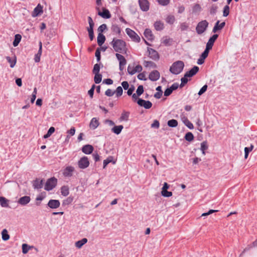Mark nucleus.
<instances>
[{
	"label": "nucleus",
	"mask_w": 257,
	"mask_h": 257,
	"mask_svg": "<svg viewBox=\"0 0 257 257\" xmlns=\"http://www.w3.org/2000/svg\"><path fill=\"white\" fill-rule=\"evenodd\" d=\"M95 55L96 57L97 62H99L100 60V52L99 48H97L96 49Z\"/></svg>",
	"instance_id": "57"
},
{
	"label": "nucleus",
	"mask_w": 257,
	"mask_h": 257,
	"mask_svg": "<svg viewBox=\"0 0 257 257\" xmlns=\"http://www.w3.org/2000/svg\"><path fill=\"white\" fill-rule=\"evenodd\" d=\"M74 168L72 166L66 167L63 171V174L65 177H71L74 171Z\"/></svg>",
	"instance_id": "12"
},
{
	"label": "nucleus",
	"mask_w": 257,
	"mask_h": 257,
	"mask_svg": "<svg viewBox=\"0 0 257 257\" xmlns=\"http://www.w3.org/2000/svg\"><path fill=\"white\" fill-rule=\"evenodd\" d=\"M142 70V67L138 65L135 67V70H131V73H135L136 72H140Z\"/></svg>",
	"instance_id": "53"
},
{
	"label": "nucleus",
	"mask_w": 257,
	"mask_h": 257,
	"mask_svg": "<svg viewBox=\"0 0 257 257\" xmlns=\"http://www.w3.org/2000/svg\"><path fill=\"white\" fill-rule=\"evenodd\" d=\"M57 179L55 177L49 179L45 185L44 189L47 191L52 190L56 186Z\"/></svg>",
	"instance_id": "4"
},
{
	"label": "nucleus",
	"mask_w": 257,
	"mask_h": 257,
	"mask_svg": "<svg viewBox=\"0 0 257 257\" xmlns=\"http://www.w3.org/2000/svg\"><path fill=\"white\" fill-rule=\"evenodd\" d=\"M179 87V84L177 83H173L171 87L166 89L164 92V95L166 96H169L173 90H176Z\"/></svg>",
	"instance_id": "9"
},
{
	"label": "nucleus",
	"mask_w": 257,
	"mask_h": 257,
	"mask_svg": "<svg viewBox=\"0 0 257 257\" xmlns=\"http://www.w3.org/2000/svg\"><path fill=\"white\" fill-rule=\"evenodd\" d=\"M100 71V65L99 64H95L94 65L93 69L92 70L93 73H99Z\"/></svg>",
	"instance_id": "50"
},
{
	"label": "nucleus",
	"mask_w": 257,
	"mask_h": 257,
	"mask_svg": "<svg viewBox=\"0 0 257 257\" xmlns=\"http://www.w3.org/2000/svg\"><path fill=\"white\" fill-rule=\"evenodd\" d=\"M107 30V26L105 24L101 25L97 29L98 33L102 34L104 31Z\"/></svg>",
	"instance_id": "46"
},
{
	"label": "nucleus",
	"mask_w": 257,
	"mask_h": 257,
	"mask_svg": "<svg viewBox=\"0 0 257 257\" xmlns=\"http://www.w3.org/2000/svg\"><path fill=\"white\" fill-rule=\"evenodd\" d=\"M43 13L42 10V7L40 6V4H39L35 9L34 10L33 16H37L38 15H40L41 13Z\"/></svg>",
	"instance_id": "32"
},
{
	"label": "nucleus",
	"mask_w": 257,
	"mask_h": 257,
	"mask_svg": "<svg viewBox=\"0 0 257 257\" xmlns=\"http://www.w3.org/2000/svg\"><path fill=\"white\" fill-rule=\"evenodd\" d=\"M116 92V95L117 97H119L121 96L122 94L123 90L121 86H118L116 88V91H115Z\"/></svg>",
	"instance_id": "49"
},
{
	"label": "nucleus",
	"mask_w": 257,
	"mask_h": 257,
	"mask_svg": "<svg viewBox=\"0 0 257 257\" xmlns=\"http://www.w3.org/2000/svg\"><path fill=\"white\" fill-rule=\"evenodd\" d=\"M187 77H189L185 76V75L184 77L181 78V84L180 85L181 87H183L185 84L187 83V82L188 81Z\"/></svg>",
	"instance_id": "58"
},
{
	"label": "nucleus",
	"mask_w": 257,
	"mask_h": 257,
	"mask_svg": "<svg viewBox=\"0 0 257 257\" xmlns=\"http://www.w3.org/2000/svg\"><path fill=\"white\" fill-rule=\"evenodd\" d=\"M144 34L145 37L148 40L152 41L154 38V37L152 34L151 30L149 29H146L144 32Z\"/></svg>",
	"instance_id": "24"
},
{
	"label": "nucleus",
	"mask_w": 257,
	"mask_h": 257,
	"mask_svg": "<svg viewBox=\"0 0 257 257\" xmlns=\"http://www.w3.org/2000/svg\"><path fill=\"white\" fill-rule=\"evenodd\" d=\"M229 14V7L228 5L225 6L223 9V16L227 17Z\"/></svg>",
	"instance_id": "52"
},
{
	"label": "nucleus",
	"mask_w": 257,
	"mask_h": 257,
	"mask_svg": "<svg viewBox=\"0 0 257 257\" xmlns=\"http://www.w3.org/2000/svg\"><path fill=\"white\" fill-rule=\"evenodd\" d=\"M112 161V157H109L107 158L106 160L103 161V168H105L106 166L111 162Z\"/></svg>",
	"instance_id": "54"
},
{
	"label": "nucleus",
	"mask_w": 257,
	"mask_h": 257,
	"mask_svg": "<svg viewBox=\"0 0 257 257\" xmlns=\"http://www.w3.org/2000/svg\"><path fill=\"white\" fill-rule=\"evenodd\" d=\"M47 205L51 209H56L60 206V203L58 200L51 199L49 201Z\"/></svg>",
	"instance_id": "10"
},
{
	"label": "nucleus",
	"mask_w": 257,
	"mask_h": 257,
	"mask_svg": "<svg viewBox=\"0 0 257 257\" xmlns=\"http://www.w3.org/2000/svg\"><path fill=\"white\" fill-rule=\"evenodd\" d=\"M70 136H73L75 133V128L74 127L71 128L70 130H68L67 132Z\"/></svg>",
	"instance_id": "64"
},
{
	"label": "nucleus",
	"mask_w": 257,
	"mask_h": 257,
	"mask_svg": "<svg viewBox=\"0 0 257 257\" xmlns=\"http://www.w3.org/2000/svg\"><path fill=\"white\" fill-rule=\"evenodd\" d=\"M256 245L255 241L252 242V245H248L244 249L242 252L240 254V256L242 255L245 251L249 250L252 246H255Z\"/></svg>",
	"instance_id": "55"
},
{
	"label": "nucleus",
	"mask_w": 257,
	"mask_h": 257,
	"mask_svg": "<svg viewBox=\"0 0 257 257\" xmlns=\"http://www.w3.org/2000/svg\"><path fill=\"white\" fill-rule=\"evenodd\" d=\"M95 74L94 77V81L96 84L99 83L102 80V75L99 73H94Z\"/></svg>",
	"instance_id": "39"
},
{
	"label": "nucleus",
	"mask_w": 257,
	"mask_h": 257,
	"mask_svg": "<svg viewBox=\"0 0 257 257\" xmlns=\"http://www.w3.org/2000/svg\"><path fill=\"white\" fill-rule=\"evenodd\" d=\"M199 71V67L198 66H194L190 71L185 73V76L192 77L195 75Z\"/></svg>",
	"instance_id": "21"
},
{
	"label": "nucleus",
	"mask_w": 257,
	"mask_h": 257,
	"mask_svg": "<svg viewBox=\"0 0 257 257\" xmlns=\"http://www.w3.org/2000/svg\"><path fill=\"white\" fill-rule=\"evenodd\" d=\"M2 239L4 241H7L10 239V235L8 234V231L6 229H4L2 231Z\"/></svg>",
	"instance_id": "34"
},
{
	"label": "nucleus",
	"mask_w": 257,
	"mask_h": 257,
	"mask_svg": "<svg viewBox=\"0 0 257 257\" xmlns=\"http://www.w3.org/2000/svg\"><path fill=\"white\" fill-rule=\"evenodd\" d=\"M253 149V146L251 145L250 147H245L244 148V158L247 159L248 156V154Z\"/></svg>",
	"instance_id": "40"
},
{
	"label": "nucleus",
	"mask_w": 257,
	"mask_h": 257,
	"mask_svg": "<svg viewBox=\"0 0 257 257\" xmlns=\"http://www.w3.org/2000/svg\"><path fill=\"white\" fill-rule=\"evenodd\" d=\"M182 120L184 124L190 129H193L194 128L193 124L189 120L187 117L183 116L182 117Z\"/></svg>",
	"instance_id": "26"
},
{
	"label": "nucleus",
	"mask_w": 257,
	"mask_h": 257,
	"mask_svg": "<svg viewBox=\"0 0 257 257\" xmlns=\"http://www.w3.org/2000/svg\"><path fill=\"white\" fill-rule=\"evenodd\" d=\"M148 51L149 52V55L151 58L154 60L158 59L159 58L158 52L152 48H148Z\"/></svg>",
	"instance_id": "15"
},
{
	"label": "nucleus",
	"mask_w": 257,
	"mask_h": 257,
	"mask_svg": "<svg viewBox=\"0 0 257 257\" xmlns=\"http://www.w3.org/2000/svg\"><path fill=\"white\" fill-rule=\"evenodd\" d=\"M55 128L53 126L50 127L47 134L44 136V138L46 139L50 137L51 135L55 132Z\"/></svg>",
	"instance_id": "43"
},
{
	"label": "nucleus",
	"mask_w": 257,
	"mask_h": 257,
	"mask_svg": "<svg viewBox=\"0 0 257 257\" xmlns=\"http://www.w3.org/2000/svg\"><path fill=\"white\" fill-rule=\"evenodd\" d=\"M207 89V85H204L199 90L198 92L199 95H201L202 94H203Z\"/></svg>",
	"instance_id": "60"
},
{
	"label": "nucleus",
	"mask_w": 257,
	"mask_h": 257,
	"mask_svg": "<svg viewBox=\"0 0 257 257\" xmlns=\"http://www.w3.org/2000/svg\"><path fill=\"white\" fill-rule=\"evenodd\" d=\"M160 126V122L157 120H155L153 123L151 124L152 128H158Z\"/></svg>",
	"instance_id": "59"
},
{
	"label": "nucleus",
	"mask_w": 257,
	"mask_h": 257,
	"mask_svg": "<svg viewBox=\"0 0 257 257\" xmlns=\"http://www.w3.org/2000/svg\"><path fill=\"white\" fill-rule=\"evenodd\" d=\"M115 93V91H112L110 89H108L105 92V94L107 96H111Z\"/></svg>",
	"instance_id": "62"
},
{
	"label": "nucleus",
	"mask_w": 257,
	"mask_h": 257,
	"mask_svg": "<svg viewBox=\"0 0 257 257\" xmlns=\"http://www.w3.org/2000/svg\"><path fill=\"white\" fill-rule=\"evenodd\" d=\"M184 67V63L182 61H177L174 62L170 67V71L174 74L180 73Z\"/></svg>",
	"instance_id": "2"
},
{
	"label": "nucleus",
	"mask_w": 257,
	"mask_h": 257,
	"mask_svg": "<svg viewBox=\"0 0 257 257\" xmlns=\"http://www.w3.org/2000/svg\"><path fill=\"white\" fill-rule=\"evenodd\" d=\"M93 147L90 145H86L82 148V151L85 154H90L93 151Z\"/></svg>",
	"instance_id": "18"
},
{
	"label": "nucleus",
	"mask_w": 257,
	"mask_h": 257,
	"mask_svg": "<svg viewBox=\"0 0 257 257\" xmlns=\"http://www.w3.org/2000/svg\"><path fill=\"white\" fill-rule=\"evenodd\" d=\"M185 139L187 141L191 142L194 140V136L192 133L188 132L185 135Z\"/></svg>",
	"instance_id": "45"
},
{
	"label": "nucleus",
	"mask_w": 257,
	"mask_h": 257,
	"mask_svg": "<svg viewBox=\"0 0 257 257\" xmlns=\"http://www.w3.org/2000/svg\"><path fill=\"white\" fill-rule=\"evenodd\" d=\"M139 4L143 11L147 12L149 10V3L148 0H139Z\"/></svg>",
	"instance_id": "8"
},
{
	"label": "nucleus",
	"mask_w": 257,
	"mask_h": 257,
	"mask_svg": "<svg viewBox=\"0 0 257 257\" xmlns=\"http://www.w3.org/2000/svg\"><path fill=\"white\" fill-rule=\"evenodd\" d=\"M208 148V146L207 144V142L206 141H203L201 143V148L200 150L202 151V154L205 155V151L207 150Z\"/></svg>",
	"instance_id": "36"
},
{
	"label": "nucleus",
	"mask_w": 257,
	"mask_h": 257,
	"mask_svg": "<svg viewBox=\"0 0 257 257\" xmlns=\"http://www.w3.org/2000/svg\"><path fill=\"white\" fill-rule=\"evenodd\" d=\"M115 56L119 61V65L125 66L126 64V60L124 57L119 53H116Z\"/></svg>",
	"instance_id": "19"
},
{
	"label": "nucleus",
	"mask_w": 257,
	"mask_h": 257,
	"mask_svg": "<svg viewBox=\"0 0 257 257\" xmlns=\"http://www.w3.org/2000/svg\"><path fill=\"white\" fill-rule=\"evenodd\" d=\"M95 87V85L94 84L92 85L90 89L88 91V94L89 95L91 98L93 97Z\"/></svg>",
	"instance_id": "56"
},
{
	"label": "nucleus",
	"mask_w": 257,
	"mask_h": 257,
	"mask_svg": "<svg viewBox=\"0 0 257 257\" xmlns=\"http://www.w3.org/2000/svg\"><path fill=\"white\" fill-rule=\"evenodd\" d=\"M162 196L165 197H169L172 196V192L171 191H168L167 190L162 191Z\"/></svg>",
	"instance_id": "48"
},
{
	"label": "nucleus",
	"mask_w": 257,
	"mask_h": 257,
	"mask_svg": "<svg viewBox=\"0 0 257 257\" xmlns=\"http://www.w3.org/2000/svg\"><path fill=\"white\" fill-rule=\"evenodd\" d=\"M154 27L156 30H161V22L160 21L156 22L154 24Z\"/></svg>",
	"instance_id": "63"
},
{
	"label": "nucleus",
	"mask_w": 257,
	"mask_h": 257,
	"mask_svg": "<svg viewBox=\"0 0 257 257\" xmlns=\"http://www.w3.org/2000/svg\"><path fill=\"white\" fill-rule=\"evenodd\" d=\"M173 43L172 38L166 36L163 38V43L166 46H171Z\"/></svg>",
	"instance_id": "27"
},
{
	"label": "nucleus",
	"mask_w": 257,
	"mask_h": 257,
	"mask_svg": "<svg viewBox=\"0 0 257 257\" xmlns=\"http://www.w3.org/2000/svg\"><path fill=\"white\" fill-rule=\"evenodd\" d=\"M30 248V246L27 244L24 243L22 244V252L24 254H26Z\"/></svg>",
	"instance_id": "47"
},
{
	"label": "nucleus",
	"mask_w": 257,
	"mask_h": 257,
	"mask_svg": "<svg viewBox=\"0 0 257 257\" xmlns=\"http://www.w3.org/2000/svg\"><path fill=\"white\" fill-rule=\"evenodd\" d=\"M73 198L72 197H68L66 199L63 200L62 205L66 206L71 204L73 201Z\"/></svg>",
	"instance_id": "44"
},
{
	"label": "nucleus",
	"mask_w": 257,
	"mask_h": 257,
	"mask_svg": "<svg viewBox=\"0 0 257 257\" xmlns=\"http://www.w3.org/2000/svg\"><path fill=\"white\" fill-rule=\"evenodd\" d=\"M125 31L127 35L132 39L133 41L136 42H139L140 41V38L137 34L130 28H126Z\"/></svg>",
	"instance_id": "5"
},
{
	"label": "nucleus",
	"mask_w": 257,
	"mask_h": 257,
	"mask_svg": "<svg viewBox=\"0 0 257 257\" xmlns=\"http://www.w3.org/2000/svg\"><path fill=\"white\" fill-rule=\"evenodd\" d=\"M6 59L8 61V62L10 63V67L11 68H13L15 66L17 62V58L15 56H14L13 59L11 58L9 56H7Z\"/></svg>",
	"instance_id": "31"
},
{
	"label": "nucleus",
	"mask_w": 257,
	"mask_h": 257,
	"mask_svg": "<svg viewBox=\"0 0 257 257\" xmlns=\"http://www.w3.org/2000/svg\"><path fill=\"white\" fill-rule=\"evenodd\" d=\"M110 44L117 53H126V43L122 40L113 38Z\"/></svg>",
	"instance_id": "1"
},
{
	"label": "nucleus",
	"mask_w": 257,
	"mask_h": 257,
	"mask_svg": "<svg viewBox=\"0 0 257 257\" xmlns=\"http://www.w3.org/2000/svg\"><path fill=\"white\" fill-rule=\"evenodd\" d=\"M225 23L224 22L219 23V21H218L215 24L213 29L212 32L216 33L217 31L221 30L225 26Z\"/></svg>",
	"instance_id": "20"
},
{
	"label": "nucleus",
	"mask_w": 257,
	"mask_h": 257,
	"mask_svg": "<svg viewBox=\"0 0 257 257\" xmlns=\"http://www.w3.org/2000/svg\"><path fill=\"white\" fill-rule=\"evenodd\" d=\"M112 32L115 34H119L121 32V29L117 25H112L111 27Z\"/></svg>",
	"instance_id": "37"
},
{
	"label": "nucleus",
	"mask_w": 257,
	"mask_h": 257,
	"mask_svg": "<svg viewBox=\"0 0 257 257\" xmlns=\"http://www.w3.org/2000/svg\"><path fill=\"white\" fill-rule=\"evenodd\" d=\"M61 194L64 196H67L69 193V188L67 186H63L61 188Z\"/></svg>",
	"instance_id": "38"
},
{
	"label": "nucleus",
	"mask_w": 257,
	"mask_h": 257,
	"mask_svg": "<svg viewBox=\"0 0 257 257\" xmlns=\"http://www.w3.org/2000/svg\"><path fill=\"white\" fill-rule=\"evenodd\" d=\"M123 128V126L122 125H115L111 128V131L116 135H119L121 133Z\"/></svg>",
	"instance_id": "28"
},
{
	"label": "nucleus",
	"mask_w": 257,
	"mask_h": 257,
	"mask_svg": "<svg viewBox=\"0 0 257 257\" xmlns=\"http://www.w3.org/2000/svg\"><path fill=\"white\" fill-rule=\"evenodd\" d=\"M209 49L207 48H205L204 51L202 53L201 57L203 58V59H205L208 55Z\"/></svg>",
	"instance_id": "61"
},
{
	"label": "nucleus",
	"mask_w": 257,
	"mask_h": 257,
	"mask_svg": "<svg viewBox=\"0 0 257 257\" xmlns=\"http://www.w3.org/2000/svg\"><path fill=\"white\" fill-rule=\"evenodd\" d=\"M30 200H31V198H30V196H25L21 197L19 199L18 202L19 204H20L22 205H26L30 202Z\"/></svg>",
	"instance_id": "17"
},
{
	"label": "nucleus",
	"mask_w": 257,
	"mask_h": 257,
	"mask_svg": "<svg viewBox=\"0 0 257 257\" xmlns=\"http://www.w3.org/2000/svg\"><path fill=\"white\" fill-rule=\"evenodd\" d=\"M9 200L4 197H0V204L3 207H9Z\"/></svg>",
	"instance_id": "35"
},
{
	"label": "nucleus",
	"mask_w": 257,
	"mask_h": 257,
	"mask_svg": "<svg viewBox=\"0 0 257 257\" xmlns=\"http://www.w3.org/2000/svg\"><path fill=\"white\" fill-rule=\"evenodd\" d=\"M99 123L98 119L96 117H93L90 121L89 126L91 128L94 130L99 125Z\"/></svg>",
	"instance_id": "22"
},
{
	"label": "nucleus",
	"mask_w": 257,
	"mask_h": 257,
	"mask_svg": "<svg viewBox=\"0 0 257 257\" xmlns=\"http://www.w3.org/2000/svg\"><path fill=\"white\" fill-rule=\"evenodd\" d=\"M98 15L104 19H109L111 18V14L109 11L105 9H102V12L99 11Z\"/></svg>",
	"instance_id": "14"
},
{
	"label": "nucleus",
	"mask_w": 257,
	"mask_h": 257,
	"mask_svg": "<svg viewBox=\"0 0 257 257\" xmlns=\"http://www.w3.org/2000/svg\"><path fill=\"white\" fill-rule=\"evenodd\" d=\"M160 77V73L157 71H152L149 75V78L152 81H156Z\"/></svg>",
	"instance_id": "23"
},
{
	"label": "nucleus",
	"mask_w": 257,
	"mask_h": 257,
	"mask_svg": "<svg viewBox=\"0 0 257 257\" xmlns=\"http://www.w3.org/2000/svg\"><path fill=\"white\" fill-rule=\"evenodd\" d=\"M137 94L138 96H140L144 92V87L143 85H140L138 86L137 89Z\"/></svg>",
	"instance_id": "51"
},
{
	"label": "nucleus",
	"mask_w": 257,
	"mask_h": 257,
	"mask_svg": "<svg viewBox=\"0 0 257 257\" xmlns=\"http://www.w3.org/2000/svg\"><path fill=\"white\" fill-rule=\"evenodd\" d=\"M130 116V112L123 111L121 113V116L119 118V120L120 121H127L128 119V117Z\"/></svg>",
	"instance_id": "29"
},
{
	"label": "nucleus",
	"mask_w": 257,
	"mask_h": 257,
	"mask_svg": "<svg viewBox=\"0 0 257 257\" xmlns=\"http://www.w3.org/2000/svg\"><path fill=\"white\" fill-rule=\"evenodd\" d=\"M22 39V36L20 34H16L15 36V39L13 41V45L14 47L17 46L20 43Z\"/></svg>",
	"instance_id": "33"
},
{
	"label": "nucleus",
	"mask_w": 257,
	"mask_h": 257,
	"mask_svg": "<svg viewBox=\"0 0 257 257\" xmlns=\"http://www.w3.org/2000/svg\"><path fill=\"white\" fill-rule=\"evenodd\" d=\"M168 125L170 127H176L178 125V121L177 120L172 119L168 121Z\"/></svg>",
	"instance_id": "42"
},
{
	"label": "nucleus",
	"mask_w": 257,
	"mask_h": 257,
	"mask_svg": "<svg viewBox=\"0 0 257 257\" xmlns=\"http://www.w3.org/2000/svg\"><path fill=\"white\" fill-rule=\"evenodd\" d=\"M39 48L38 53L35 55L34 60L35 62L37 63L40 62V57L42 55V43L41 41L39 43Z\"/></svg>",
	"instance_id": "16"
},
{
	"label": "nucleus",
	"mask_w": 257,
	"mask_h": 257,
	"mask_svg": "<svg viewBox=\"0 0 257 257\" xmlns=\"http://www.w3.org/2000/svg\"><path fill=\"white\" fill-rule=\"evenodd\" d=\"M87 239L83 238L75 242V246L78 248H80L82 246L87 242Z\"/></svg>",
	"instance_id": "30"
},
{
	"label": "nucleus",
	"mask_w": 257,
	"mask_h": 257,
	"mask_svg": "<svg viewBox=\"0 0 257 257\" xmlns=\"http://www.w3.org/2000/svg\"><path fill=\"white\" fill-rule=\"evenodd\" d=\"M218 36L217 34H214L210 38L208 42L207 43L206 48L211 50L214 44V42L217 39Z\"/></svg>",
	"instance_id": "11"
},
{
	"label": "nucleus",
	"mask_w": 257,
	"mask_h": 257,
	"mask_svg": "<svg viewBox=\"0 0 257 257\" xmlns=\"http://www.w3.org/2000/svg\"><path fill=\"white\" fill-rule=\"evenodd\" d=\"M43 181L42 179L37 178L33 182V186L35 189H41L43 187Z\"/></svg>",
	"instance_id": "13"
},
{
	"label": "nucleus",
	"mask_w": 257,
	"mask_h": 257,
	"mask_svg": "<svg viewBox=\"0 0 257 257\" xmlns=\"http://www.w3.org/2000/svg\"><path fill=\"white\" fill-rule=\"evenodd\" d=\"M175 19L174 16L169 15L166 18V21L169 24H173L175 22Z\"/></svg>",
	"instance_id": "41"
},
{
	"label": "nucleus",
	"mask_w": 257,
	"mask_h": 257,
	"mask_svg": "<svg viewBox=\"0 0 257 257\" xmlns=\"http://www.w3.org/2000/svg\"><path fill=\"white\" fill-rule=\"evenodd\" d=\"M105 40V37L102 34L98 33L97 41L99 46H101L104 43Z\"/></svg>",
	"instance_id": "25"
},
{
	"label": "nucleus",
	"mask_w": 257,
	"mask_h": 257,
	"mask_svg": "<svg viewBox=\"0 0 257 257\" xmlns=\"http://www.w3.org/2000/svg\"><path fill=\"white\" fill-rule=\"evenodd\" d=\"M78 165L79 168L84 169L89 165V161L87 157H82L78 162Z\"/></svg>",
	"instance_id": "6"
},
{
	"label": "nucleus",
	"mask_w": 257,
	"mask_h": 257,
	"mask_svg": "<svg viewBox=\"0 0 257 257\" xmlns=\"http://www.w3.org/2000/svg\"><path fill=\"white\" fill-rule=\"evenodd\" d=\"M208 26V23L206 20H203L197 24L196 27V31L198 34H202L207 29V28Z\"/></svg>",
	"instance_id": "3"
},
{
	"label": "nucleus",
	"mask_w": 257,
	"mask_h": 257,
	"mask_svg": "<svg viewBox=\"0 0 257 257\" xmlns=\"http://www.w3.org/2000/svg\"><path fill=\"white\" fill-rule=\"evenodd\" d=\"M137 103L140 106H143L146 109H149L152 106V103L151 101H146L141 98L138 99Z\"/></svg>",
	"instance_id": "7"
}]
</instances>
